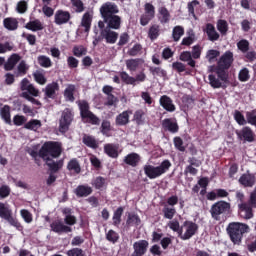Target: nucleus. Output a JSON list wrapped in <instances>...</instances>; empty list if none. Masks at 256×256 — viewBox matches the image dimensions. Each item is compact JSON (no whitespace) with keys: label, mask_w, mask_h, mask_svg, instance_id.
<instances>
[{"label":"nucleus","mask_w":256,"mask_h":256,"mask_svg":"<svg viewBox=\"0 0 256 256\" xmlns=\"http://www.w3.org/2000/svg\"><path fill=\"white\" fill-rule=\"evenodd\" d=\"M160 34L161 27L159 25L154 24L149 28L148 37L149 39H151V41H155V39H157V37H159Z\"/></svg>","instance_id":"obj_42"},{"label":"nucleus","mask_w":256,"mask_h":256,"mask_svg":"<svg viewBox=\"0 0 256 256\" xmlns=\"http://www.w3.org/2000/svg\"><path fill=\"white\" fill-rule=\"evenodd\" d=\"M51 231L57 233L58 235H63V233H71L73 229L70 226L63 224L60 220H55L50 224Z\"/></svg>","instance_id":"obj_15"},{"label":"nucleus","mask_w":256,"mask_h":256,"mask_svg":"<svg viewBox=\"0 0 256 256\" xmlns=\"http://www.w3.org/2000/svg\"><path fill=\"white\" fill-rule=\"evenodd\" d=\"M111 28H106L101 31L102 37L106 40L107 43H116L119 37V34L115 31H111Z\"/></svg>","instance_id":"obj_26"},{"label":"nucleus","mask_w":256,"mask_h":256,"mask_svg":"<svg viewBox=\"0 0 256 256\" xmlns=\"http://www.w3.org/2000/svg\"><path fill=\"white\" fill-rule=\"evenodd\" d=\"M229 67L231 65H212L209 67V85L212 89H227L229 83Z\"/></svg>","instance_id":"obj_1"},{"label":"nucleus","mask_w":256,"mask_h":256,"mask_svg":"<svg viewBox=\"0 0 256 256\" xmlns=\"http://www.w3.org/2000/svg\"><path fill=\"white\" fill-rule=\"evenodd\" d=\"M6 221L12 225V227H15L18 231H23V225L20 224L19 220L13 217L11 215Z\"/></svg>","instance_id":"obj_62"},{"label":"nucleus","mask_w":256,"mask_h":256,"mask_svg":"<svg viewBox=\"0 0 256 256\" xmlns=\"http://www.w3.org/2000/svg\"><path fill=\"white\" fill-rule=\"evenodd\" d=\"M23 65V62H21V56L18 54H12L8 59V65Z\"/></svg>","instance_id":"obj_63"},{"label":"nucleus","mask_w":256,"mask_h":256,"mask_svg":"<svg viewBox=\"0 0 256 256\" xmlns=\"http://www.w3.org/2000/svg\"><path fill=\"white\" fill-rule=\"evenodd\" d=\"M127 227H139L141 218L136 213H129L126 220Z\"/></svg>","instance_id":"obj_32"},{"label":"nucleus","mask_w":256,"mask_h":256,"mask_svg":"<svg viewBox=\"0 0 256 256\" xmlns=\"http://www.w3.org/2000/svg\"><path fill=\"white\" fill-rule=\"evenodd\" d=\"M162 127L164 131H169L170 133H179V124L173 121L171 118H166L162 121Z\"/></svg>","instance_id":"obj_24"},{"label":"nucleus","mask_w":256,"mask_h":256,"mask_svg":"<svg viewBox=\"0 0 256 256\" xmlns=\"http://www.w3.org/2000/svg\"><path fill=\"white\" fill-rule=\"evenodd\" d=\"M93 23V10L86 11L81 18L78 31L89 33L91 31V24Z\"/></svg>","instance_id":"obj_10"},{"label":"nucleus","mask_w":256,"mask_h":256,"mask_svg":"<svg viewBox=\"0 0 256 256\" xmlns=\"http://www.w3.org/2000/svg\"><path fill=\"white\" fill-rule=\"evenodd\" d=\"M238 182L240 185H242V187H253L256 183L255 174L247 171L240 176Z\"/></svg>","instance_id":"obj_18"},{"label":"nucleus","mask_w":256,"mask_h":256,"mask_svg":"<svg viewBox=\"0 0 256 256\" xmlns=\"http://www.w3.org/2000/svg\"><path fill=\"white\" fill-rule=\"evenodd\" d=\"M119 13V7L113 2H106L100 7L102 19H107Z\"/></svg>","instance_id":"obj_9"},{"label":"nucleus","mask_w":256,"mask_h":256,"mask_svg":"<svg viewBox=\"0 0 256 256\" xmlns=\"http://www.w3.org/2000/svg\"><path fill=\"white\" fill-rule=\"evenodd\" d=\"M106 239L109 241V243H113V245H115V243H119L120 236L115 230L110 229L106 233Z\"/></svg>","instance_id":"obj_44"},{"label":"nucleus","mask_w":256,"mask_h":256,"mask_svg":"<svg viewBox=\"0 0 256 256\" xmlns=\"http://www.w3.org/2000/svg\"><path fill=\"white\" fill-rule=\"evenodd\" d=\"M61 153H63V148L59 142L55 141H47L39 149V157L43 160L59 159Z\"/></svg>","instance_id":"obj_3"},{"label":"nucleus","mask_w":256,"mask_h":256,"mask_svg":"<svg viewBox=\"0 0 256 256\" xmlns=\"http://www.w3.org/2000/svg\"><path fill=\"white\" fill-rule=\"evenodd\" d=\"M71 123H73V112L71 111V109L66 108L62 112V115L59 121L60 133H67L69 131V127H71Z\"/></svg>","instance_id":"obj_7"},{"label":"nucleus","mask_w":256,"mask_h":256,"mask_svg":"<svg viewBox=\"0 0 256 256\" xmlns=\"http://www.w3.org/2000/svg\"><path fill=\"white\" fill-rule=\"evenodd\" d=\"M107 180L103 176H98L92 181V186L97 189L101 190L105 187Z\"/></svg>","instance_id":"obj_46"},{"label":"nucleus","mask_w":256,"mask_h":256,"mask_svg":"<svg viewBox=\"0 0 256 256\" xmlns=\"http://www.w3.org/2000/svg\"><path fill=\"white\" fill-rule=\"evenodd\" d=\"M150 72L152 73V75H154V77H167V71H165L161 67L150 66Z\"/></svg>","instance_id":"obj_50"},{"label":"nucleus","mask_w":256,"mask_h":256,"mask_svg":"<svg viewBox=\"0 0 256 256\" xmlns=\"http://www.w3.org/2000/svg\"><path fill=\"white\" fill-rule=\"evenodd\" d=\"M234 119L236 123H238V125H247V120H245V116L239 110H235Z\"/></svg>","instance_id":"obj_56"},{"label":"nucleus","mask_w":256,"mask_h":256,"mask_svg":"<svg viewBox=\"0 0 256 256\" xmlns=\"http://www.w3.org/2000/svg\"><path fill=\"white\" fill-rule=\"evenodd\" d=\"M70 3L76 13H83L85 11V4L82 0H70Z\"/></svg>","instance_id":"obj_45"},{"label":"nucleus","mask_w":256,"mask_h":256,"mask_svg":"<svg viewBox=\"0 0 256 256\" xmlns=\"http://www.w3.org/2000/svg\"><path fill=\"white\" fill-rule=\"evenodd\" d=\"M12 215L11 210L5 206L3 202H0V217L1 219H5L6 221Z\"/></svg>","instance_id":"obj_48"},{"label":"nucleus","mask_w":256,"mask_h":256,"mask_svg":"<svg viewBox=\"0 0 256 256\" xmlns=\"http://www.w3.org/2000/svg\"><path fill=\"white\" fill-rule=\"evenodd\" d=\"M237 139L243 143H253L255 141V132L249 126L243 127L241 130L235 131Z\"/></svg>","instance_id":"obj_8"},{"label":"nucleus","mask_w":256,"mask_h":256,"mask_svg":"<svg viewBox=\"0 0 256 256\" xmlns=\"http://www.w3.org/2000/svg\"><path fill=\"white\" fill-rule=\"evenodd\" d=\"M77 103L83 123H89L90 125H101V119H99V117H97V115L91 111V106L87 100H79Z\"/></svg>","instance_id":"obj_5"},{"label":"nucleus","mask_w":256,"mask_h":256,"mask_svg":"<svg viewBox=\"0 0 256 256\" xmlns=\"http://www.w3.org/2000/svg\"><path fill=\"white\" fill-rule=\"evenodd\" d=\"M158 19L162 25L171 21V14L169 13V10L165 7H160L158 9Z\"/></svg>","instance_id":"obj_31"},{"label":"nucleus","mask_w":256,"mask_h":256,"mask_svg":"<svg viewBox=\"0 0 256 256\" xmlns=\"http://www.w3.org/2000/svg\"><path fill=\"white\" fill-rule=\"evenodd\" d=\"M183 227H186V231L180 236V239H182V241H187L191 239V237H193V235H195L197 233V230L199 229V226L196 223L189 220L184 221Z\"/></svg>","instance_id":"obj_12"},{"label":"nucleus","mask_w":256,"mask_h":256,"mask_svg":"<svg viewBox=\"0 0 256 256\" xmlns=\"http://www.w3.org/2000/svg\"><path fill=\"white\" fill-rule=\"evenodd\" d=\"M3 23L5 29H8V31H15L19 27V22L15 18H5Z\"/></svg>","instance_id":"obj_39"},{"label":"nucleus","mask_w":256,"mask_h":256,"mask_svg":"<svg viewBox=\"0 0 256 256\" xmlns=\"http://www.w3.org/2000/svg\"><path fill=\"white\" fill-rule=\"evenodd\" d=\"M104 153L110 159H117L119 157V144L107 143L104 145Z\"/></svg>","instance_id":"obj_20"},{"label":"nucleus","mask_w":256,"mask_h":256,"mask_svg":"<svg viewBox=\"0 0 256 256\" xmlns=\"http://www.w3.org/2000/svg\"><path fill=\"white\" fill-rule=\"evenodd\" d=\"M174 142V147L178 151H181V153H184L185 151V146L183 145V139L179 136L174 137L173 139Z\"/></svg>","instance_id":"obj_57"},{"label":"nucleus","mask_w":256,"mask_h":256,"mask_svg":"<svg viewBox=\"0 0 256 256\" xmlns=\"http://www.w3.org/2000/svg\"><path fill=\"white\" fill-rule=\"evenodd\" d=\"M238 79L241 81V83L247 82L249 79H251V76L249 75V69L243 68L240 70L238 74Z\"/></svg>","instance_id":"obj_55"},{"label":"nucleus","mask_w":256,"mask_h":256,"mask_svg":"<svg viewBox=\"0 0 256 256\" xmlns=\"http://www.w3.org/2000/svg\"><path fill=\"white\" fill-rule=\"evenodd\" d=\"M71 19V13L68 11L58 10L54 14V23L56 25H65L69 23Z\"/></svg>","instance_id":"obj_19"},{"label":"nucleus","mask_w":256,"mask_h":256,"mask_svg":"<svg viewBox=\"0 0 256 256\" xmlns=\"http://www.w3.org/2000/svg\"><path fill=\"white\" fill-rule=\"evenodd\" d=\"M129 115H131V111H123L118 116H116L115 124L118 125L119 127L128 125Z\"/></svg>","instance_id":"obj_29"},{"label":"nucleus","mask_w":256,"mask_h":256,"mask_svg":"<svg viewBox=\"0 0 256 256\" xmlns=\"http://www.w3.org/2000/svg\"><path fill=\"white\" fill-rule=\"evenodd\" d=\"M34 80L36 81V83H39V85H45V83H47V79L45 78V76L43 75V73L36 71L33 74Z\"/></svg>","instance_id":"obj_61"},{"label":"nucleus","mask_w":256,"mask_h":256,"mask_svg":"<svg viewBox=\"0 0 256 256\" xmlns=\"http://www.w3.org/2000/svg\"><path fill=\"white\" fill-rule=\"evenodd\" d=\"M253 209L247 202L238 204V213L242 219H253Z\"/></svg>","instance_id":"obj_14"},{"label":"nucleus","mask_w":256,"mask_h":256,"mask_svg":"<svg viewBox=\"0 0 256 256\" xmlns=\"http://www.w3.org/2000/svg\"><path fill=\"white\" fill-rule=\"evenodd\" d=\"M100 132L105 137H111V121L103 120L100 126Z\"/></svg>","instance_id":"obj_43"},{"label":"nucleus","mask_w":256,"mask_h":256,"mask_svg":"<svg viewBox=\"0 0 256 256\" xmlns=\"http://www.w3.org/2000/svg\"><path fill=\"white\" fill-rule=\"evenodd\" d=\"M20 215L22 219H24L25 223H32L33 222V214L29 212L27 209H22L20 211Z\"/></svg>","instance_id":"obj_59"},{"label":"nucleus","mask_w":256,"mask_h":256,"mask_svg":"<svg viewBox=\"0 0 256 256\" xmlns=\"http://www.w3.org/2000/svg\"><path fill=\"white\" fill-rule=\"evenodd\" d=\"M220 63H223V65H231V63H233V53L231 51L225 52L220 59Z\"/></svg>","instance_id":"obj_54"},{"label":"nucleus","mask_w":256,"mask_h":256,"mask_svg":"<svg viewBox=\"0 0 256 256\" xmlns=\"http://www.w3.org/2000/svg\"><path fill=\"white\" fill-rule=\"evenodd\" d=\"M123 162L125 165H129L130 167H137V165L141 163V156L135 152H132L124 157Z\"/></svg>","instance_id":"obj_23"},{"label":"nucleus","mask_w":256,"mask_h":256,"mask_svg":"<svg viewBox=\"0 0 256 256\" xmlns=\"http://www.w3.org/2000/svg\"><path fill=\"white\" fill-rule=\"evenodd\" d=\"M41 120L38 119H31L27 123H25L24 127L25 129H28L29 131H37L41 129Z\"/></svg>","instance_id":"obj_41"},{"label":"nucleus","mask_w":256,"mask_h":256,"mask_svg":"<svg viewBox=\"0 0 256 256\" xmlns=\"http://www.w3.org/2000/svg\"><path fill=\"white\" fill-rule=\"evenodd\" d=\"M67 170L73 171L76 175L81 173V164H79V160L77 158H72L67 164Z\"/></svg>","instance_id":"obj_34"},{"label":"nucleus","mask_w":256,"mask_h":256,"mask_svg":"<svg viewBox=\"0 0 256 256\" xmlns=\"http://www.w3.org/2000/svg\"><path fill=\"white\" fill-rule=\"evenodd\" d=\"M13 123L16 127H21V125H25V123H27V118L23 115H15L13 117Z\"/></svg>","instance_id":"obj_60"},{"label":"nucleus","mask_w":256,"mask_h":256,"mask_svg":"<svg viewBox=\"0 0 256 256\" xmlns=\"http://www.w3.org/2000/svg\"><path fill=\"white\" fill-rule=\"evenodd\" d=\"M74 193L78 198L89 197L93 193V188L87 184L78 185Z\"/></svg>","instance_id":"obj_22"},{"label":"nucleus","mask_w":256,"mask_h":256,"mask_svg":"<svg viewBox=\"0 0 256 256\" xmlns=\"http://www.w3.org/2000/svg\"><path fill=\"white\" fill-rule=\"evenodd\" d=\"M104 23H106L108 29H121V18L119 15L114 14L108 18H104Z\"/></svg>","instance_id":"obj_21"},{"label":"nucleus","mask_w":256,"mask_h":256,"mask_svg":"<svg viewBox=\"0 0 256 256\" xmlns=\"http://www.w3.org/2000/svg\"><path fill=\"white\" fill-rule=\"evenodd\" d=\"M180 61L188 63V65H195V61H193V57L189 51H184L180 54Z\"/></svg>","instance_id":"obj_49"},{"label":"nucleus","mask_w":256,"mask_h":256,"mask_svg":"<svg viewBox=\"0 0 256 256\" xmlns=\"http://www.w3.org/2000/svg\"><path fill=\"white\" fill-rule=\"evenodd\" d=\"M159 103L162 108L167 111L168 113H175L177 111V107L173 103V99L167 95H163L159 99Z\"/></svg>","instance_id":"obj_17"},{"label":"nucleus","mask_w":256,"mask_h":256,"mask_svg":"<svg viewBox=\"0 0 256 256\" xmlns=\"http://www.w3.org/2000/svg\"><path fill=\"white\" fill-rule=\"evenodd\" d=\"M168 227L174 231L175 233H178L179 237H181V235H183V228L180 227L179 225V221L175 220V221H171L168 224Z\"/></svg>","instance_id":"obj_52"},{"label":"nucleus","mask_w":256,"mask_h":256,"mask_svg":"<svg viewBox=\"0 0 256 256\" xmlns=\"http://www.w3.org/2000/svg\"><path fill=\"white\" fill-rule=\"evenodd\" d=\"M133 256H144L149 249V241L147 240H138L133 243Z\"/></svg>","instance_id":"obj_13"},{"label":"nucleus","mask_w":256,"mask_h":256,"mask_svg":"<svg viewBox=\"0 0 256 256\" xmlns=\"http://www.w3.org/2000/svg\"><path fill=\"white\" fill-rule=\"evenodd\" d=\"M184 33H185V30L183 29V27L181 26L174 27L172 32V37L174 41H179L181 37H183Z\"/></svg>","instance_id":"obj_51"},{"label":"nucleus","mask_w":256,"mask_h":256,"mask_svg":"<svg viewBox=\"0 0 256 256\" xmlns=\"http://www.w3.org/2000/svg\"><path fill=\"white\" fill-rule=\"evenodd\" d=\"M0 117L7 125H11V106L4 105L0 108Z\"/></svg>","instance_id":"obj_30"},{"label":"nucleus","mask_w":256,"mask_h":256,"mask_svg":"<svg viewBox=\"0 0 256 256\" xmlns=\"http://www.w3.org/2000/svg\"><path fill=\"white\" fill-rule=\"evenodd\" d=\"M132 121H135L136 125H145V111L143 109L136 110L133 115Z\"/></svg>","instance_id":"obj_38"},{"label":"nucleus","mask_w":256,"mask_h":256,"mask_svg":"<svg viewBox=\"0 0 256 256\" xmlns=\"http://www.w3.org/2000/svg\"><path fill=\"white\" fill-rule=\"evenodd\" d=\"M27 9H28V4H27V1L25 0L19 1L16 5V11L21 15H23V13H27Z\"/></svg>","instance_id":"obj_58"},{"label":"nucleus","mask_w":256,"mask_h":256,"mask_svg":"<svg viewBox=\"0 0 256 256\" xmlns=\"http://www.w3.org/2000/svg\"><path fill=\"white\" fill-rule=\"evenodd\" d=\"M217 29L221 35H227V32L229 31V24L226 20H218L217 22Z\"/></svg>","instance_id":"obj_47"},{"label":"nucleus","mask_w":256,"mask_h":256,"mask_svg":"<svg viewBox=\"0 0 256 256\" xmlns=\"http://www.w3.org/2000/svg\"><path fill=\"white\" fill-rule=\"evenodd\" d=\"M123 211H125V209L120 206L118 207L115 211H114V214H113V217H112V225H114V227H119V225H121V217H123Z\"/></svg>","instance_id":"obj_35"},{"label":"nucleus","mask_w":256,"mask_h":256,"mask_svg":"<svg viewBox=\"0 0 256 256\" xmlns=\"http://www.w3.org/2000/svg\"><path fill=\"white\" fill-rule=\"evenodd\" d=\"M155 18V6L151 3H146L144 5V14L140 18V25L145 27L149 25V21Z\"/></svg>","instance_id":"obj_11"},{"label":"nucleus","mask_w":256,"mask_h":256,"mask_svg":"<svg viewBox=\"0 0 256 256\" xmlns=\"http://www.w3.org/2000/svg\"><path fill=\"white\" fill-rule=\"evenodd\" d=\"M82 143L89 147L90 149H98L99 142L95 139V136L85 134L82 138Z\"/></svg>","instance_id":"obj_28"},{"label":"nucleus","mask_w":256,"mask_h":256,"mask_svg":"<svg viewBox=\"0 0 256 256\" xmlns=\"http://www.w3.org/2000/svg\"><path fill=\"white\" fill-rule=\"evenodd\" d=\"M45 161V165L48 166V171L50 173H59V171H61L63 169V165H64V160L60 159V160H53V158H46Z\"/></svg>","instance_id":"obj_16"},{"label":"nucleus","mask_w":256,"mask_h":256,"mask_svg":"<svg viewBox=\"0 0 256 256\" xmlns=\"http://www.w3.org/2000/svg\"><path fill=\"white\" fill-rule=\"evenodd\" d=\"M210 215L214 221H225L231 215V203L220 200L212 204Z\"/></svg>","instance_id":"obj_4"},{"label":"nucleus","mask_w":256,"mask_h":256,"mask_svg":"<svg viewBox=\"0 0 256 256\" xmlns=\"http://www.w3.org/2000/svg\"><path fill=\"white\" fill-rule=\"evenodd\" d=\"M57 91H59V83L52 82L45 87V97L47 99H55L57 97Z\"/></svg>","instance_id":"obj_25"},{"label":"nucleus","mask_w":256,"mask_h":256,"mask_svg":"<svg viewBox=\"0 0 256 256\" xmlns=\"http://www.w3.org/2000/svg\"><path fill=\"white\" fill-rule=\"evenodd\" d=\"M206 34L208 35L209 41L219 40V34L217 33V30H215V26H213V24L206 25Z\"/></svg>","instance_id":"obj_37"},{"label":"nucleus","mask_w":256,"mask_h":256,"mask_svg":"<svg viewBox=\"0 0 256 256\" xmlns=\"http://www.w3.org/2000/svg\"><path fill=\"white\" fill-rule=\"evenodd\" d=\"M144 173L148 179H157L161 175H165L169 169H171V161L164 160L159 166H153L151 164L144 165Z\"/></svg>","instance_id":"obj_6"},{"label":"nucleus","mask_w":256,"mask_h":256,"mask_svg":"<svg viewBox=\"0 0 256 256\" xmlns=\"http://www.w3.org/2000/svg\"><path fill=\"white\" fill-rule=\"evenodd\" d=\"M193 67L195 65H191V68H187L186 65H173L172 68L174 71H177L180 75H192L193 74Z\"/></svg>","instance_id":"obj_36"},{"label":"nucleus","mask_w":256,"mask_h":256,"mask_svg":"<svg viewBox=\"0 0 256 256\" xmlns=\"http://www.w3.org/2000/svg\"><path fill=\"white\" fill-rule=\"evenodd\" d=\"M67 256H85V252L81 248H72L66 252Z\"/></svg>","instance_id":"obj_64"},{"label":"nucleus","mask_w":256,"mask_h":256,"mask_svg":"<svg viewBox=\"0 0 256 256\" xmlns=\"http://www.w3.org/2000/svg\"><path fill=\"white\" fill-rule=\"evenodd\" d=\"M162 213H163L164 219L171 220L177 214V209H175V207H170L169 205H165L162 209Z\"/></svg>","instance_id":"obj_40"},{"label":"nucleus","mask_w":256,"mask_h":256,"mask_svg":"<svg viewBox=\"0 0 256 256\" xmlns=\"http://www.w3.org/2000/svg\"><path fill=\"white\" fill-rule=\"evenodd\" d=\"M25 29H28V31L37 32V31H43L45 27L43 26L41 20L35 19L26 23Z\"/></svg>","instance_id":"obj_27"},{"label":"nucleus","mask_w":256,"mask_h":256,"mask_svg":"<svg viewBox=\"0 0 256 256\" xmlns=\"http://www.w3.org/2000/svg\"><path fill=\"white\" fill-rule=\"evenodd\" d=\"M249 231H251L249 225L241 222H231L226 228V233L233 245H241L243 243V237Z\"/></svg>","instance_id":"obj_2"},{"label":"nucleus","mask_w":256,"mask_h":256,"mask_svg":"<svg viewBox=\"0 0 256 256\" xmlns=\"http://www.w3.org/2000/svg\"><path fill=\"white\" fill-rule=\"evenodd\" d=\"M76 87L74 84H69L64 90V99L73 103L75 101Z\"/></svg>","instance_id":"obj_33"},{"label":"nucleus","mask_w":256,"mask_h":256,"mask_svg":"<svg viewBox=\"0 0 256 256\" xmlns=\"http://www.w3.org/2000/svg\"><path fill=\"white\" fill-rule=\"evenodd\" d=\"M120 79H122L123 83H125L126 85L135 86V78L129 76V74H127V72H121Z\"/></svg>","instance_id":"obj_53"}]
</instances>
